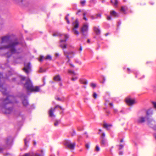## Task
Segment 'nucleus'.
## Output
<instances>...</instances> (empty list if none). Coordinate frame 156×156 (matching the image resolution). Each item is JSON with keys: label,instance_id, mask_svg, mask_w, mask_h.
Instances as JSON below:
<instances>
[{"label": "nucleus", "instance_id": "09e8293b", "mask_svg": "<svg viewBox=\"0 0 156 156\" xmlns=\"http://www.w3.org/2000/svg\"><path fill=\"white\" fill-rule=\"evenodd\" d=\"M86 3V1L85 0H83V1H81L80 2V4L82 5H83L84 4H85Z\"/></svg>", "mask_w": 156, "mask_h": 156}, {"label": "nucleus", "instance_id": "603ef678", "mask_svg": "<svg viewBox=\"0 0 156 156\" xmlns=\"http://www.w3.org/2000/svg\"><path fill=\"white\" fill-rule=\"evenodd\" d=\"M82 46L81 45H80V48L79 49V51H80V52L82 51Z\"/></svg>", "mask_w": 156, "mask_h": 156}, {"label": "nucleus", "instance_id": "9d476101", "mask_svg": "<svg viewBox=\"0 0 156 156\" xmlns=\"http://www.w3.org/2000/svg\"><path fill=\"white\" fill-rule=\"evenodd\" d=\"M64 144L66 147V148L71 149H73L75 146V143H71L70 141L69 140H65L64 141Z\"/></svg>", "mask_w": 156, "mask_h": 156}, {"label": "nucleus", "instance_id": "e2e57ef3", "mask_svg": "<svg viewBox=\"0 0 156 156\" xmlns=\"http://www.w3.org/2000/svg\"><path fill=\"white\" fill-rule=\"evenodd\" d=\"M54 107L57 108V107H61L58 105H56V106H55V107Z\"/></svg>", "mask_w": 156, "mask_h": 156}, {"label": "nucleus", "instance_id": "39448f33", "mask_svg": "<svg viewBox=\"0 0 156 156\" xmlns=\"http://www.w3.org/2000/svg\"><path fill=\"white\" fill-rule=\"evenodd\" d=\"M20 82L19 84H22L23 85V88L25 89L27 92V94L30 92L33 86V83L29 78L26 79V77L22 76L20 77Z\"/></svg>", "mask_w": 156, "mask_h": 156}, {"label": "nucleus", "instance_id": "aec40b11", "mask_svg": "<svg viewBox=\"0 0 156 156\" xmlns=\"http://www.w3.org/2000/svg\"><path fill=\"white\" fill-rule=\"evenodd\" d=\"M146 113L147 116H151L153 113V111L151 108H150L149 109L146 111Z\"/></svg>", "mask_w": 156, "mask_h": 156}, {"label": "nucleus", "instance_id": "de8ad7c7", "mask_svg": "<svg viewBox=\"0 0 156 156\" xmlns=\"http://www.w3.org/2000/svg\"><path fill=\"white\" fill-rule=\"evenodd\" d=\"M81 10H79L76 13V14L78 15H81L82 14H80L81 12Z\"/></svg>", "mask_w": 156, "mask_h": 156}, {"label": "nucleus", "instance_id": "f03ea898", "mask_svg": "<svg viewBox=\"0 0 156 156\" xmlns=\"http://www.w3.org/2000/svg\"><path fill=\"white\" fill-rule=\"evenodd\" d=\"M12 75L10 71H8L5 74V76L3 77L2 74L0 73V90L3 94L6 95L5 98L1 99L2 107H6L7 105L12 103H17L18 101L16 100V97L9 95V93L7 91V89L4 87L5 80H9V77Z\"/></svg>", "mask_w": 156, "mask_h": 156}, {"label": "nucleus", "instance_id": "a211bd4d", "mask_svg": "<svg viewBox=\"0 0 156 156\" xmlns=\"http://www.w3.org/2000/svg\"><path fill=\"white\" fill-rule=\"evenodd\" d=\"M98 133L100 135L99 139L105 138V134L104 132L102 131L101 129H98Z\"/></svg>", "mask_w": 156, "mask_h": 156}, {"label": "nucleus", "instance_id": "c9c22d12", "mask_svg": "<svg viewBox=\"0 0 156 156\" xmlns=\"http://www.w3.org/2000/svg\"><path fill=\"white\" fill-rule=\"evenodd\" d=\"M46 69H43L41 67H40L39 72L40 73H42L45 72Z\"/></svg>", "mask_w": 156, "mask_h": 156}, {"label": "nucleus", "instance_id": "2eb2a0df", "mask_svg": "<svg viewBox=\"0 0 156 156\" xmlns=\"http://www.w3.org/2000/svg\"><path fill=\"white\" fill-rule=\"evenodd\" d=\"M44 59L46 60H51L52 59V57L49 55H47L45 58H44L43 56L41 55L40 56L38 60L40 62H42Z\"/></svg>", "mask_w": 156, "mask_h": 156}, {"label": "nucleus", "instance_id": "bb28decb", "mask_svg": "<svg viewBox=\"0 0 156 156\" xmlns=\"http://www.w3.org/2000/svg\"><path fill=\"white\" fill-rule=\"evenodd\" d=\"M101 14H96L95 15H92L90 16V18L92 20H94L98 18H101Z\"/></svg>", "mask_w": 156, "mask_h": 156}, {"label": "nucleus", "instance_id": "13d9d810", "mask_svg": "<svg viewBox=\"0 0 156 156\" xmlns=\"http://www.w3.org/2000/svg\"><path fill=\"white\" fill-rule=\"evenodd\" d=\"M127 70L128 72V74H129L130 73V72L131 71L130 69L129 68H127Z\"/></svg>", "mask_w": 156, "mask_h": 156}, {"label": "nucleus", "instance_id": "4d7b16f0", "mask_svg": "<svg viewBox=\"0 0 156 156\" xmlns=\"http://www.w3.org/2000/svg\"><path fill=\"white\" fill-rule=\"evenodd\" d=\"M55 55L56 58H57L59 56V55L58 53H55Z\"/></svg>", "mask_w": 156, "mask_h": 156}, {"label": "nucleus", "instance_id": "412c9836", "mask_svg": "<svg viewBox=\"0 0 156 156\" xmlns=\"http://www.w3.org/2000/svg\"><path fill=\"white\" fill-rule=\"evenodd\" d=\"M93 30L96 35H99L100 34L101 31L99 26L98 27H93Z\"/></svg>", "mask_w": 156, "mask_h": 156}, {"label": "nucleus", "instance_id": "7c9ffc66", "mask_svg": "<svg viewBox=\"0 0 156 156\" xmlns=\"http://www.w3.org/2000/svg\"><path fill=\"white\" fill-rule=\"evenodd\" d=\"M60 120H56L54 123V126H57L58 124L60 123Z\"/></svg>", "mask_w": 156, "mask_h": 156}, {"label": "nucleus", "instance_id": "338daca9", "mask_svg": "<svg viewBox=\"0 0 156 156\" xmlns=\"http://www.w3.org/2000/svg\"><path fill=\"white\" fill-rule=\"evenodd\" d=\"M59 85L60 86H62V83L61 82H60L59 83Z\"/></svg>", "mask_w": 156, "mask_h": 156}, {"label": "nucleus", "instance_id": "0e129e2a", "mask_svg": "<svg viewBox=\"0 0 156 156\" xmlns=\"http://www.w3.org/2000/svg\"><path fill=\"white\" fill-rule=\"evenodd\" d=\"M107 108H103V109H104V110L106 112V113L107 112V110H106V109H107Z\"/></svg>", "mask_w": 156, "mask_h": 156}, {"label": "nucleus", "instance_id": "e433bc0d", "mask_svg": "<svg viewBox=\"0 0 156 156\" xmlns=\"http://www.w3.org/2000/svg\"><path fill=\"white\" fill-rule=\"evenodd\" d=\"M90 86L93 88H95L96 87V85L95 83H90Z\"/></svg>", "mask_w": 156, "mask_h": 156}, {"label": "nucleus", "instance_id": "5701e85b", "mask_svg": "<svg viewBox=\"0 0 156 156\" xmlns=\"http://www.w3.org/2000/svg\"><path fill=\"white\" fill-rule=\"evenodd\" d=\"M100 140V143L102 147H105L106 144V139L103 138L102 139H99Z\"/></svg>", "mask_w": 156, "mask_h": 156}, {"label": "nucleus", "instance_id": "2f4dec72", "mask_svg": "<svg viewBox=\"0 0 156 156\" xmlns=\"http://www.w3.org/2000/svg\"><path fill=\"white\" fill-rule=\"evenodd\" d=\"M87 14V12H83V19L85 21H87V18L86 17V16Z\"/></svg>", "mask_w": 156, "mask_h": 156}, {"label": "nucleus", "instance_id": "864d4df0", "mask_svg": "<svg viewBox=\"0 0 156 156\" xmlns=\"http://www.w3.org/2000/svg\"><path fill=\"white\" fill-rule=\"evenodd\" d=\"M121 24V22L120 21H118L117 23V27H118Z\"/></svg>", "mask_w": 156, "mask_h": 156}, {"label": "nucleus", "instance_id": "5fc2aeb1", "mask_svg": "<svg viewBox=\"0 0 156 156\" xmlns=\"http://www.w3.org/2000/svg\"><path fill=\"white\" fill-rule=\"evenodd\" d=\"M119 155H122L123 154V152L122 151H120L119 152Z\"/></svg>", "mask_w": 156, "mask_h": 156}, {"label": "nucleus", "instance_id": "dca6fc26", "mask_svg": "<svg viewBox=\"0 0 156 156\" xmlns=\"http://www.w3.org/2000/svg\"><path fill=\"white\" fill-rule=\"evenodd\" d=\"M29 93H28V95H30L31 93L33 92H38L40 91V88L39 86H36L34 87L33 86Z\"/></svg>", "mask_w": 156, "mask_h": 156}, {"label": "nucleus", "instance_id": "4be33fe9", "mask_svg": "<svg viewBox=\"0 0 156 156\" xmlns=\"http://www.w3.org/2000/svg\"><path fill=\"white\" fill-rule=\"evenodd\" d=\"M55 108H54L53 109L52 108H51V109L49 110V116L51 117H52L55 116L53 113Z\"/></svg>", "mask_w": 156, "mask_h": 156}, {"label": "nucleus", "instance_id": "423d86ee", "mask_svg": "<svg viewBox=\"0 0 156 156\" xmlns=\"http://www.w3.org/2000/svg\"><path fill=\"white\" fill-rule=\"evenodd\" d=\"M4 140L5 144L2 146V147H0V153L2 152L4 150L10 149L12 146L10 136H8L4 139Z\"/></svg>", "mask_w": 156, "mask_h": 156}, {"label": "nucleus", "instance_id": "8fccbe9b", "mask_svg": "<svg viewBox=\"0 0 156 156\" xmlns=\"http://www.w3.org/2000/svg\"><path fill=\"white\" fill-rule=\"evenodd\" d=\"M76 134V132L75 130L74 129H73V133L71 134V136H73Z\"/></svg>", "mask_w": 156, "mask_h": 156}, {"label": "nucleus", "instance_id": "f8f14e48", "mask_svg": "<svg viewBox=\"0 0 156 156\" xmlns=\"http://www.w3.org/2000/svg\"><path fill=\"white\" fill-rule=\"evenodd\" d=\"M73 24L74 27L72 29V31L74 32V34L78 35L79 34V32L76 30L79 26L78 20L77 19L75 22H73Z\"/></svg>", "mask_w": 156, "mask_h": 156}, {"label": "nucleus", "instance_id": "69168bd1", "mask_svg": "<svg viewBox=\"0 0 156 156\" xmlns=\"http://www.w3.org/2000/svg\"><path fill=\"white\" fill-rule=\"evenodd\" d=\"M70 65L71 67H74V65L71 63H70Z\"/></svg>", "mask_w": 156, "mask_h": 156}, {"label": "nucleus", "instance_id": "c756f323", "mask_svg": "<svg viewBox=\"0 0 156 156\" xmlns=\"http://www.w3.org/2000/svg\"><path fill=\"white\" fill-rule=\"evenodd\" d=\"M68 72L69 73H70L72 76H73L76 75V73L74 71H72L70 70H69Z\"/></svg>", "mask_w": 156, "mask_h": 156}, {"label": "nucleus", "instance_id": "a878e982", "mask_svg": "<svg viewBox=\"0 0 156 156\" xmlns=\"http://www.w3.org/2000/svg\"><path fill=\"white\" fill-rule=\"evenodd\" d=\"M61 78L60 76L58 75L53 77V80L56 82H59L61 80Z\"/></svg>", "mask_w": 156, "mask_h": 156}, {"label": "nucleus", "instance_id": "6ab92c4d", "mask_svg": "<svg viewBox=\"0 0 156 156\" xmlns=\"http://www.w3.org/2000/svg\"><path fill=\"white\" fill-rule=\"evenodd\" d=\"M148 117H144L143 116H140L138 118L137 120V122L138 123H141L144 122L145 121V118L147 119Z\"/></svg>", "mask_w": 156, "mask_h": 156}, {"label": "nucleus", "instance_id": "4c0bfd02", "mask_svg": "<svg viewBox=\"0 0 156 156\" xmlns=\"http://www.w3.org/2000/svg\"><path fill=\"white\" fill-rule=\"evenodd\" d=\"M42 80H43V84L42 85H41V86H40V87H42V86L45 85V77H43Z\"/></svg>", "mask_w": 156, "mask_h": 156}, {"label": "nucleus", "instance_id": "6e6d98bb", "mask_svg": "<svg viewBox=\"0 0 156 156\" xmlns=\"http://www.w3.org/2000/svg\"><path fill=\"white\" fill-rule=\"evenodd\" d=\"M104 98L105 101V102H107V99L106 98V95L104 96Z\"/></svg>", "mask_w": 156, "mask_h": 156}, {"label": "nucleus", "instance_id": "c85d7f7f", "mask_svg": "<svg viewBox=\"0 0 156 156\" xmlns=\"http://www.w3.org/2000/svg\"><path fill=\"white\" fill-rule=\"evenodd\" d=\"M111 2L115 6H117L118 3L117 0H111Z\"/></svg>", "mask_w": 156, "mask_h": 156}, {"label": "nucleus", "instance_id": "a19ab883", "mask_svg": "<svg viewBox=\"0 0 156 156\" xmlns=\"http://www.w3.org/2000/svg\"><path fill=\"white\" fill-rule=\"evenodd\" d=\"M151 103L153 105V107H156V101H151Z\"/></svg>", "mask_w": 156, "mask_h": 156}, {"label": "nucleus", "instance_id": "4468645a", "mask_svg": "<svg viewBox=\"0 0 156 156\" xmlns=\"http://www.w3.org/2000/svg\"><path fill=\"white\" fill-rule=\"evenodd\" d=\"M24 65V67L23 68V70L27 74H28L29 73L30 70L31 69L30 63L28 62L27 64L25 63Z\"/></svg>", "mask_w": 156, "mask_h": 156}, {"label": "nucleus", "instance_id": "37998d69", "mask_svg": "<svg viewBox=\"0 0 156 156\" xmlns=\"http://www.w3.org/2000/svg\"><path fill=\"white\" fill-rule=\"evenodd\" d=\"M103 127L107 130V123H105L103 125Z\"/></svg>", "mask_w": 156, "mask_h": 156}, {"label": "nucleus", "instance_id": "ea45409f", "mask_svg": "<svg viewBox=\"0 0 156 156\" xmlns=\"http://www.w3.org/2000/svg\"><path fill=\"white\" fill-rule=\"evenodd\" d=\"M96 0H90V2L91 4H95L96 3Z\"/></svg>", "mask_w": 156, "mask_h": 156}, {"label": "nucleus", "instance_id": "a18cd8bd", "mask_svg": "<svg viewBox=\"0 0 156 156\" xmlns=\"http://www.w3.org/2000/svg\"><path fill=\"white\" fill-rule=\"evenodd\" d=\"M75 61L76 63H78L79 64H81V62L78 59H76Z\"/></svg>", "mask_w": 156, "mask_h": 156}, {"label": "nucleus", "instance_id": "393cba45", "mask_svg": "<svg viewBox=\"0 0 156 156\" xmlns=\"http://www.w3.org/2000/svg\"><path fill=\"white\" fill-rule=\"evenodd\" d=\"M41 154H39L38 153H36L34 154H33L31 155H30V156H44V153L43 152V150H41Z\"/></svg>", "mask_w": 156, "mask_h": 156}, {"label": "nucleus", "instance_id": "473e14b6", "mask_svg": "<svg viewBox=\"0 0 156 156\" xmlns=\"http://www.w3.org/2000/svg\"><path fill=\"white\" fill-rule=\"evenodd\" d=\"M69 16V14H67L66 16L65 17V20L67 21V23L68 24H69L70 23L68 19V17Z\"/></svg>", "mask_w": 156, "mask_h": 156}, {"label": "nucleus", "instance_id": "f3484780", "mask_svg": "<svg viewBox=\"0 0 156 156\" xmlns=\"http://www.w3.org/2000/svg\"><path fill=\"white\" fill-rule=\"evenodd\" d=\"M30 139L28 137H27L26 138L24 139V149L26 150L27 147L29 146V142Z\"/></svg>", "mask_w": 156, "mask_h": 156}, {"label": "nucleus", "instance_id": "680f3d73", "mask_svg": "<svg viewBox=\"0 0 156 156\" xmlns=\"http://www.w3.org/2000/svg\"><path fill=\"white\" fill-rule=\"evenodd\" d=\"M33 144H34V146L36 145V142L35 141H33Z\"/></svg>", "mask_w": 156, "mask_h": 156}, {"label": "nucleus", "instance_id": "0eeeda50", "mask_svg": "<svg viewBox=\"0 0 156 156\" xmlns=\"http://www.w3.org/2000/svg\"><path fill=\"white\" fill-rule=\"evenodd\" d=\"M18 96L22 100L24 106H27L28 105L29 102L27 100V96L26 95L23 93H20L19 94Z\"/></svg>", "mask_w": 156, "mask_h": 156}, {"label": "nucleus", "instance_id": "72a5a7b5", "mask_svg": "<svg viewBox=\"0 0 156 156\" xmlns=\"http://www.w3.org/2000/svg\"><path fill=\"white\" fill-rule=\"evenodd\" d=\"M100 150V148L98 145H97L95 147V151L96 152H99Z\"/></svg>", "mask_w": 156, "mask_h": 156}, {"label": "nucleus", "instance_id": "6e6552de", "mask_svg": "<svg viewBox=\"0 0 156 156\" xmlns=\"http://www.w3.org/2000/svg\"><path fill=\"white\" fill-rule=\"evenodd\" d=\"M89 25L88 23H86L83 25L80 29V32L84 37H86L88 30Z\"/></svg>", "mask_w": 156, "mask_h": 156}, {"label": "nucleus", "instance_id": "20e7f679", "mask_svg": "<svg viewBox=\"0 0 156 156\" xmlns=\"http://www.w3.org/2000/svg\"><path fill=\"white\" fill-rule=\"evenodd\" d=\"M18 108H0V113L5 115L10 114L12 113L17 116H20L22 118L21 122H23L25 119V116L21 114V112L18 109Z\"/></svg>", "mask_w": 156, "mask_h": 156}, {"label": "nucleus", "instance_id": "49530a36", "mask_svg": "<svg viewBox=\"0 0 156 156\" xmlns=\"http://www.w3.org/2000/svg\"><path fill=\"white\" fill-rule=\"evenodd\" d=\"M77 79H78L77 77H72L71 79V80H72L73 81H75L76 80H77Z\"/></svg>", "mask_w": 156, "mask_h": 156}, {"label": "nucleus", "instance_id": "f704fd0d", "mask_svg": "<svg viewBox=\"0 0 156 156\" xmlns=\"http://www.w3.org/2000/svg\"><path fill=\"white\" fill-rule=\"evenodd\" d=\"M112 125L111 124H108V131H109V132L111 133L112 131L110 129V127H112Z\"/></svg>", "mask_w": 156, "mask_h": 156}, {"label": "nucleus", "instance_id": "774afa93", "mask_svg": "<svg viewBox=\"0 0 156 156\" xmlns=\"http://www.w3.org/2000/svg\"><path fill=\"white\" fill-rule=\"evenodd\" d=\"M154 137H155V138L156 139V133H154Z\"/></svg>", "mask_w": 156, "mask_h": 156}, {"label": "nucleus", "instance_id": "79ce46f5", "mask_svg": "<svg viewBox=\"0 0 156 156\" xmlns=\"http://www.w3.org/2000/svg\"><path fill=\"white\" fill-rule=\"evenodd\" d=\"M117 146H119V150H120L121 149H122L124 147V146L122 144H120L119 145H117Z\"/></svg>", "mask_w": 156, "mask_h": 156}, {"label": "nucleus", "instance_id": "f257e3e1", "mask_svg": "<svg viewBox=\"0 0 156 156\" xmlns=\"http://www.w3.org/2000/svg\"><path fill=\"white\" fill-rule=\"evenodd\" d=\"M10 37L11 36L9 34L2 37L1 43H8V44L0 46V49H8L10 51L5 54V56L7 58L8 62H9L8 58L10 57L12 54H18L21 53L23 51L21 48L16 49L20 44L19 42L17 39L9 41Z\"/></svg>", "mask_w": 156, "mask_h": 156}, {"label": "nucleus", "instance_id": "3c124183", "mask_svg": "<svg viewBox=\"0 0 156 156\" xmlns=\"http://www.w3.org/2000/svg\"><path fill=\"white\" fill-rule=\"evenodd\" d=\"M85 147L87 149H88L89 147V145L88 144H85Z\"/></svg>", "mask_w": 156, "mask_h": 156}, {"label": "nucleus", "instance_id": "58836bf2", "mask_svg": "<svg viewBox=\"0 0 156 156\" xmlns=\"http://www.w3.org/2000/svg\"><path fill=\"white\" fill-rule=\"evenodd\" d=\"M92 96L94 99H96L97 98V94L96 93L94 92Z\"/></svg>", "mask_w": 156, "mask_h": 156}, {"label": "nucleus", "instance_id": "052dcab7", "mask_svg": "<svg viewBox=\"0 0 156 156\" xmlns=\"http://www.w3.org/2000/svg\"><path fill=\"white\" fill-rule=\"evenodd\" d=\"M56 99L58 101H61V99L59 98H56Z\"/></svg>", "mask_w": 156, "mask_h": 156}, {"label": "nucleus", "instance_id": "7ed1b4c3", "mask_svg": "<svg viewBox=\"0 0 156 156\" xmlns=\"http://www.w3.org/2000/svg\"><path fill=\"white\" fill-rule=\"evenodd\" d=\"M53 36H59L60 37V47L63 50L64 55L68 59V62L69 61V58L73 57L75 52L73 51H67L65 49L67 48V45L66 43L69 37V35L67 34H61L58 33H54L53 34Z\"/></svg>", "mask_w": 156, "mask_h": 156}, {"label": "nucleus", "instance_id": "1a4fd4ad", "mask_svg": "<svg viewBox=\"0 0 156 156\" xmlns=\"http://www.w3.org/2000/svg\"><path fill=\"white\" fill-rule=\"evenodd\" d=\"M125 101L126 103L129 105H133L137 102V101L135 98H132L130 96L127 97Z\"/></svg>", "mask_w": 156, "mask_h": 156}, {"label": "nucleus", "instance_id": "ddd939ff", "mask_svg": "<svg viewBox=\"0 0 156 156\" xmlns=\"http://www.w3.org/2000/svg\"><path fill=\"white\" fill-rule=\"evenodd\" d=\"M110 14L111 16H108V20H112L111 16L115 18L119 17V14L114 10L111 11L110 12Z\"/></svg>", "mask_w": 156, "mask_h": 156}, {"label": "nucleus", "instance_id": "cd10ccee", "mask_svg": "<svg viewBox=\"0 0 156 156\" xmlns=\"http://www.w3.org/2000/svg\"><path fill=\"white\" fill-rule=\"evenodd\" d=\"M105 80V78L104 76H101L100 77V78L99 79V81L102 84L104 83Z\"/></svg>", "mask_w": 156, "mask_h": 156}, {"label": "nucleus", "instance_id": "9b49d317", "mask_svg": "<svg viewBox=\"0 0 156 156\" xmlns=\"http://www.w3.org/2000/svg\"><path fill=\"white\" fill-rule=\"evenodd\" d=\"M147 124L150 127L154 130H156V124L155 122L152 119H150L149 118H147Z\"/></svg>", "mask_w": 156, "mask_h": 156}, {"label": "nucleus", "instance_id": "bf43d9fd", "mask_svg": "<svg viewBox=\"0 0 156 156\" xmlns=\"http://www.w3.org/2000/svg\"><path fill=\"white\" fill-rule=\"evenodd\" d=\"M16 80V78H13L12 79V81L13 82L15 81Z\"/></svg>", "mask_w": 156, "mask_h": 156}, {"label": "nucleus", "instance_id": "c03bdc74", "mask_svg": "<svg viewBox=\"0 0 156 156\" xmlns=\"http://www.w3.org/2000/svg\"><path fill=\"white\" fill-rule=\"evenodd\" d=\"M121 11L122 12L124 13L125 12V8L123 7H121Z\"/></svg>", "mask_w": 156, "mask_h": 156}, {"label": "nucleus", "instance_id": "b1692460", "mask_svg": "<svg viewBox=\"0 0 156 156\" xmlns=\"http://www.w3.org/2000/svg\"><path fill=\"white\" fill-rule=\"evenodd\" d=\"M79 81L81 83L85 85H87L88 84V81L85 79L81 78L80 79Z\"/></svg>", "mask_w": 156, "mask_h": 156}]
</instances>
